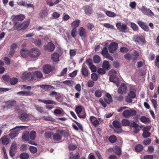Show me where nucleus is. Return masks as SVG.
I'll use <instances>...</instances> for the list:
<instances>
[{
  "instance_id": "obj_1",
  "label": "nucleus",
  "mask_w": 159,
  "mask_h": 159,
  "mask_svg": "<svg viewBox=\"0 0 159 159\" xmlns=\"http://www.w3.org/2000/svg\"><path fill=\"white\" fill-rule=\"evenodd\" d=\"M39 101L41 102L44 104H47L45 106V108L48 110H51L54 108V106L52 104L56 105L57 103L55 101L50 100H44L39 99Z\"/></svg>"
},
{
  "instance_id": "obj_2",
  "label": "nucleus",
  "mask_w": 159,
  "mask_h": 159,
  "mask_svg": "<svg viewBox=\"0 0 159 159\" xmlns=\"http://www.w3.org/2000/svg\"><path fill=\"white\" fill-rule=\"evenodd\" d=\"M30 22L28 21H26L22 23L16 22L15 23L14 26L15 28L18 30H24L26 29L29 25Z\"/></svg>"
},
{
  "instance_id": "obj_3",
  "label": "nucleus",
  "mask_w": 159,
  "mask_h": 159,
  "mask_svg": "<svg viewBox=\"0 0 159 159\" xmlns=\"http://www.w3.org/2000/svg\"><path fill=\"white\" fill-rule=\"evenodd\" d=\"M136 114V111L132 109L125 110L122 113V115L123 116L126 118L134 116Z\"/></svg>"
},
{
  "instance_id": "obj_4",
  "label": "nucleus",
  "mask_w": 159,
  "mask_h": 159,
  "mask_svg": "<svg viewBox=\"0 0 159 159\" xmlns=\"http://www.w3.org/2000/svg\"><path fill=\"white\" fill-rule=\"evenodd\" d=\"M133 41L136 43L139 44H143L145 43V40L144 37L142 36L134 35L133 37Z\"/></svg>"
},
{
  "instance_id": "obj_5",
  "label": "nucleus",
  "mask_w": 159,
  "mask_h": 159,
  "mask_svg": "<svg viewBox=\"0 0 159 159\" xmlns=\"http://www.w3.org/2000/svg\"><path fill=\"white\" fill-rule=\"evenodd\" d=\"M82 107L78 105L75 108V112L78 116L81 118H84L86 117V114L85 112H82Z\"/></svg>"
},
{
  "instance_id": "obj_6",
  "label": "nucleus",
  "mask_w": 159,
  "mask_h": 159,
  "mask_svg": "<svg viewBox=\"0 0 159 159\" xmlns=\"http://www.w3.org/2000/svg\"><path fill=\"white\" fill-rule=\"evenodd\" d=\"M29 54L32 58H35L38 57L40 55V52L38 48H34L30 49L29 51Z\"/></svg>"
},
{
  "instance_id": "obj_7",
  "label": "nucleus",
  "mask_w": 159,
  "mask_h": 159,
  "mask_svg": "<svg viewBox=\"0 0 159 159\" xmlns=\"http://www.w3.org/2000/svg\"><path fill=\"white\" fill-rule=\"evenodd\" d=\"M116 74V72L114 70H111L109 72L108 75L110 76L109 80L110 81L114 83L118 81Z\"/></svg>"
},
{
  "instance_id": "obj_8",
  "label": "nucleus",
  "mask_w": 159,
  "mask_h": 159,
  "mask_svg": "<svg viewBox=\"0 0 159 159\" xmlns=\"http://www.w3.org/2000/svg\"><path fill=\"white\" fill-rule=\"evenodd\" d=\"M116 26L118 30L123 33H125L128 28L126 24L120 22L116 23Z\"/></svg>"
},
{
  "instance_id": "obj_9",
  "label": "nucleus",
  "mask_w": 159,
  "mask_h": 159,
  "mask_svg": "<svg viewBox=\"0 0 159 159\" xmlns=\"http://www.w3.org/2000/svg\"><path fill=\"white\" fill-rule=\"evenodd\" d=\"M140 10L145 15L150 16H154V14L152 11L145 7L142 6Z\"/></svg>"
},
{
  "instance_id": "obj_10",
  "label": "nucleus",
  "mask_w": 159,
  "mask_h": 159,
  "mask_svg": "<svg viewBox=\"0 0 159 159\" xmlns=\"http://www.w3.org/2000/svg\"><path fill=\"white\" fill-rule=\"evenodd\" d=\"M113 126L115 128V132L117 134H119L122 132V129L121 128V125L119 121L114 120L113 122Z\"/></svg>"
},
{
  "instance_id": "obj_11",
  "label": "nucleus",
  "mask_w": 159,
  "mask_h": 159,
  "mask_svg": "<svg viewBox=\"0 0 159 159\" xmlns=\"http://www.w3.org/2000/svg\"><path fill=\"white\" fill-rule=\"evenodd\" d=\"M17 144L15 142H13L12 143L10 149V155L12 157H13L16 153V152L17 149Z\"/></svg>"
},
{
  "instance_id": "obj_12",
  "label": "nucleus",
  "mask_w": 159,
  "mask_h": 159,
  "mask_svg": "<svg viewBox=\"0 0 159 159\" xmlns=\"http://www.w3.org/2000/svg\"><path fill=\"white\" fill-rule=\"evenodd\" d=\"M22 79L23 80L28 79L29 80H32L34 79L32 73L30 72H25L23 74L21 77Z\"/></svg>"
},
{
  "instance_id": "obj_13",
  "label": "nucleus",
  "mask_w": 159,
  "mask_h": 159,
  "mask_svg": "<svg viewBox=\"0 0 159 159\" xmlns=\"http://www.w3.org/2000/svg\"><path fill=\"white\" fill-rule=\"evenodd\" d=\"M127 90L126 85L124 84H122L118 90V92L120 94H123L125 93Z\"/></svg>"
},
{
  "instance_id": "obj_14",
  "label": "nucleus",
  "mask_w": 159,
  "mask_h": 159,
  "mask_svg": "<svg viewBox=\"0 0 159 159\" xmlns=\"http://www.w3.org/2000/svg\"><path fill=\"white\" fill-rule=\"evenodd\" d=\"M118 44L117 43L115 42L111 43L109 46V51L111 53H113L114 51L116 50Z\"/></svg>"
},
{
  "instance_id": "obj_15",
  "label": "nucleus",
  "mask_w": 159,
  "mask_h": 159,
  "mask_svg": "<svg viewBox=\"0 0 159 159\" xmlns=\"http://www.w3.org/2000/svg\"><path fill=\"white\" fill-rule=\"evenodd\" d=\"M12 18L13 21H21L25 18V16L23 14H20L16 16H13Z\"/></svg>"
},
{
  "instance_id": "obj_16",
  "label": "nucleus",
  "mask_w": 159,
  "mask_h": 159,
  "mask_svg": "<svg viewBox=\"0 0 159 159\" xmlns=\"http://www.w3.org/2000/svg\"><path fill=\"white\" fill-rule=\"evenodd\" d=\"M78 33L80 37L85 38L87 36V32L86 30L83 27H80L78 29Z\"/></svg>"
},
{
  "instance_id": "obj_17",
  "label": "nucleus",
  "mask_w": 159,
  "mask_h": 159,
  "mask_svg": "<svg viewBox=\"0 0 159 159\" xmlns=\"http://www.w3.org/2000/svg\"><path fill=\"white\" fill-rule=\"evenodd\" d=\"M44 47L45 49L48 50L50 52L53 51L55 49L54 44L51 42L48 43L47 45H44Z\"/></svg>"
},
{
  "instance_id": "obj_18",
  "label": "nucleus",
  "mask_w": 159,
  "mask_h": 159,
  "mask_svg": "<svg viewBox=\"0 0 159 159\" xmlns=\"http://www.w3.org/2000/svg\"><path fill=\"white\" fill-rule=\"evenodd\" d=\"M39 86L46 91H49L51 90L55 89L53 86L49 85H40Z\"/></svg>"
},
{
  "instance_id": "obj_19",
  "label": "nucleus",
  "mask_w": 159,
  "mask_h": 159,
  "mask_svg": "<svg viewBox=\"0 0 159 159\" xmlns=\"http://www.w3.org/2000/svg\"><path fill=\"white\" fill-rule=\"evenodd\" d=\"M139 26L144 30L146 31H148L149 30L148 27L146 25L145 23L144 22L139 20L137 22Z\"/></svg>"
},
{
  "instance_id": "obj_20",
  "label": "nucleus",
  "mask_w": 159,
  "mask_h": 159,
  "mask_svg": "<svg viewBox=\"0 0 159 159\" xmlns=\"http://www.w3.org/2000/svg\"><path fill=\"white\" fill-rule=\"evenodd\" d=\"M19 118L22 121H27L30 119V115L27 113H24L21 114L19 116Z\"/></svg>"
},
{
  "instance_id": "obj_21",
  "label": "nucleus",
  "mask_w": 159,
  "mask_h": 159,
  "mask_svg": "<svg viewBox=\"0 0 159 159\" xmlns=\"http://www.w3.org/2000/svg\"><path fill=\"white\" fill-rule=\"evenodd\" d=\"M85 13L86 14L89 15L91 14L93 10L91 7L89 6H86L84 7Z\"/></svg>"
},
{
  "instance_id": "obj_22",
  "label": "nucleus",
  "mask_w": 159,
  "mask_h": 159,
  "mask_svg": "<svg viewBox=\"0 0 159 159\" xmlns=\"http://www.w3.org/2000/svg\"><path fill=\"white\" fill-rule=\"evenodd\" d=\"M104 100L105 102L108 104L112 102V97L108 93L106 94L105 97L104 98Z\"/></svg>"
},
{
  "instance_id": "obj_23",
  "label": "nucleus",
  "mask_w": 159,
  "mask_h": 159,
  "mask_svg": "<svg viewBox=\"0 0 159 159\" xmlns=\"http://www.w3.org/2000/svg\"><path fill=\"white\" fill-rule=\"evenodd\" d=\"M52 67L48 65H44L43 67V72L46 74H48L52 70Z\"/></svg>"
},
{
  "instance_id": "obj_24",
  "label": "nucleus",
  "mask_w": 159,
  "mask_h": 159,
  "mask_svg": "<svg viewBox=\"0 0 159 159\" xmlns=\"http://www.w3.org/2000/svg\"><path fill=\"white\" fill-rule=\"evenodd\" d=\"M29 54V51L26 48H23L20 51V54L23 57H26Z\"/></svg>"
},
{
  "instance_id": "obj_25",
  "label": "nucleus",
  "mask_w": 159,
  "mask_h": 159,
  "mask_svg": "<svg viewBox=\"0 0 159 159\" xmlns=\"http://www.w3.org/2000/svg\"><path fill=\"white\" fill-rule=\"evenodd\" d=\"M22 139L24 141H28L29 140V132L25 131L22 134Z\"/></svg>"
},
{
  "instance_id": "obj_26",
  "label": "nucleus",
  "mask_w": 159,
  "mask_h": 159,
  "mask_svg": "<svg viewBox=\"0 0 159 159\" xmlns=\"http://www.w3.org/2000/svg\"><path fill=\"white\" fill-rule=\"evenodd\" d=\"M61 0H51L50 1H47V4L50 7H52L54 5H56L59 3Z\"/></svg>"
},
{
  "instance_id": "obj_27",
  "label": "nucleus",
  "mask_w": 159,
  "mask_h": 159,
  "mask_svg": "<svg viewBox=\"0 0 159 159\" xmlns=\"http://www.w3.org/2000/svg\"><path fill=\"white\" fill-rule=\"evenodd\" d=\"M26 127L24 126H17L10 130V131H15L18 133L20 130L24 129Z\"/></svg>"
},
{
  "instance_id": "obj_28",
  "label": "nucleus",
  "mask_w": 159,
  "mask_h": 159,
  "mask_svg": "<svg viewBox=\"0 0 159 159\" xmlns=\"http://www.w3.org/2000/svg\"><path fill=\"white\" fill-rule=\"evenodd\" d=\"M0 141L2 144L5 145H7L10 142L9 139L5 136L2 137L0 139Z\"/></svg>"
},
{
  "instance_id": "obj_29",
  "label": "nucleus",
  "mask_w": 159,
  "mask_h": 159,
  "mask_svg": "<svg viewBox=\"0 0 159 159\" xmlns=\"http://www.w3.org/2000/svg\"><path fill=\"white\" fill-rule=\"evenodd\" d=\"M17 94L20 96H30L32 94V93L30 91H23L18 92Z\"/></svg>"
},
{
  "instance_id": "obj_30",
  "label": "nucleus",
  "mask_w": 159,
  "mask_h": 159,
  "mask_svg": "<svg viewBox=\"0 0 159 159\" xmlns=\"http://www.w3.org/2000/svg\"><path fill=\"white\" fill-rule=\"evenodd\" d=\"M48 12L46 10H42L39 13V16L41 18L43 19L47 17Z\"/></svg>"
},
{
  "instance_id": "obj_31",
  "label": "nucleus",
  "mask_w": 159,
  "mask_h": 159,
  "mask_svg": "<svg viewBox=\"0 0 159 159\" xmlns=\"http://www.w3.org/2000/svg\"><path fill=\"white\" fill-rule=\"evenodd\" d=\"M33 75L34 78V77L36 76L37 78H41L43 77V75L42 73L40 71H36L33 73H32Z\"/></svg>"
},
{
  "instance_id": "obj_32",
  "label": "nucleus",
  "mask_w": 159,
  "mask_h": 159,
  "mask_svg": "<svg viewBox=\"0 0 159 159\" xmlns=\"http://www.w3.org/2000/svg\"><path fill=\"white\" fill-rule=\"evenodd\" d=\"M102 67L107 70H108L110 68L109 62L106 60L104 61L103 62Z\"/></svg>"
},
{
  "instance_id": "obj_33",
  "label": "nucleus",
  "mask_w": 159,
  "mask_h": 159,
  "mask_svg": "<svg viewBox=\"0 0 159 159\" xmlns=\"http://www.w3.org/2000/svg\"><path fill=\"white\" fill-rule=\"evenodd\" d=\"M59 56L57 53H55L52 55V60L54 61H59Z\"/></svg>"
},
{
  "instance_id": "obj_34",
  "label": "nucleus",
  "mask_w": 159,
  "mask_h": 159,
  "mask_svg": "<svg viewBox=\"0 0 159 159\" xmlns=\"http://www.w3.org/2000/svg\"><path fill=\"white\" fill-rule=\"evenodd\" d=\"M82 75L85 77L88 76L89 75V72L87 69L84 67L82 66L81 70Z\"/></svg>"
},
{
  "instance_id": "obj_35",
  "label": "nucleus",
  "mask_w": 159,
  "mask_h": 159,
  "mask_svg": "<svg viewBox=\"0 0 159 159\" xmlns=\"http://www.w3.org/2000/svg\"><path fill=\"white\" fill-rule=\"evenodd\" d=\"M60 83H63L68 86L72 87L73 84L74 82L71 80H66L60 82Z\"/></svg>"
},
{
  "instance_id": "obj_36",
  "label": "nucleus",
  "mask_w": 159,
  "mask_h": 159,
  "mask_svg": "<svg viewBox=\"0 0 159 159\" xmlns=\"http://www.w3.org/2000/svg\"><path fill=\"white\" fill-rule=\"evenodd\" d=\"M121 125L124 126H128L129 125L130 122L127 119H123L121 121Z\"/></svg>"
},
{
  "instance_id": "obj_37",
  "label": "nucleus",
  "mask_w": 159,
  "mask_h": 159,
  "mask_svg": "<svg viewBox=\"0 0 159 159\" xmlns=\"http://www.w3.org/2000/svg\"><path fill=\"white\" fill-rule=\"evenodd\" d=\"M80 23V20H76L73 21L71 24V26L73 28L77 27L79 26Z\"/></svg>"
},
{
  "instance_id": "obj_38",
  "label": "nucleus",
  "mask_w": 159,
  "mask_h": 159,
  "mask_svg": "<svg viewBox=\"0 0 159 159\" xmlns=\"http://www.w3.org/2000/svg\"><path fill=\"white\" fill-rule=\"evenodd\" d=\"M29 139L30 138L31 140H34L35 139L36 137V133L35 131H31L30 132V134L29 133Z\"/></svg>"
},
{
  "instance_id": "obj_39",
  "label": "nucleus",
  "mask_w": 159,
  "mask_h": 159,
  "mask_svg": "<svg viewBox=\"0 0 159 159\" xmlns=\"http://www.w3.org/2000/svg\"><path fill=\"white\" fill-rule=\"evenodd\" d=\"M114 152L116 154L119 155L121 154V149L120 147L118 146H115L113 148Z\"/></svg>"
},
{
  "instance_id": "obj_40",
  "label": "nucleus",
  "mask_w": 159,
  "mask_h": 159,
  "mask_svg": "<svg viewBox=\"0 0 159 159\" xmlns=\"http://www.w3.org/2000/svg\"><path fill=\"white\" fill-rule=\"evenodd\" d=\"M11 133L9 134V136L11 139H14L17 137L18 134V133L15 131H11Z\"/></svg>"
},
{
  "instance_id": "obj_41",
  "label": "nucleus",
  "mask_w": 159,
  "mask_h": 159,
  "mask_svg": "<svg viewBox=\"0 0 159 159\" xmlns=\"http://www.w3.org/2000/svg\"><path fill=\"white\" fill-rule=\"evenodd\" d=\"M140 120L142 122L145 124L148 123L149 121V120L148 118L143 116L141 117Z\"/></svg>"
},
{
  "instance_id": "obj_42",
  "label": "nucleus",
  "mask_w": 159,
  "mask_h": 159,
  "mask_svg": "<svg viewBox=\"0 0 159 159\" xmlns=\"http://www.w3.org/2000/svg\"><path fill=\"white\" fill-rule=\"evenodd\" d=\"M100 57L98 55H96L93 57V60L94 62L96 63H99L100 61Z\"/></svg>"
},
{
  "instance_id": "obj_43",
  "label": "nucleus",
  "mask_w": 159,
  "mask_h": 159,
  "mask_svg": "<svg viewBox=\"0 0 159 159\" xmlns=\"http://www.w3.org/2000/svg\"><path fill=\"white\" fill-rule=\"evenodd\" d=\"M128 95L131 98H135L136 96L135 91L130 90L128 93Z\"/></svg>"
},
{
  "instance_id": "obj_44",
  "label": "nucleus",
  "mask_w": 159,
  "mask_h": 159,
  "mask_svg": "<svg viewBox=\"0 0 159 159\" xmlns=\"http://www.w3.org/2000/svg\"><path fill=\"white\" fill-rule=\"evenodd\" d=\"M106 13L107 16L110 17H113L116 16V14L115 13L110 11H106Z\"/></svg>"
},
{
  "instance_id": "obj_45",
  "label": "nucleus",
  "mask_w": 159,
  "mask_h": 159,
  "mask_svg": "<svg viewBox=\"0 0 159 159\" xmlns=\"http://www.w3.org/2000/svg\"><path fill=\"white\" fill-rule=\"evenodd\" d=\"M20 157L21 159H27L29 157V155L26 153H23L20 154Z\"/></svg>"
},
{
  "instance_id": "obj_46",
  "label": "nucleus",
  "mask_w": 159,
  "mask_h": 159,
  "mask_svg": "<svg viewBox=\"0 0 159 159\" xmlns=\"http://www.w3.org/2000/svg\"><path fill=\"white\" fill-rule=\"evenodd\" d=\"M103 92V90H97L95 92V96L99 98L102 96V93Z\"/></svg>"
},
{
  "instance_id": "obj_47",
  "label": "nucleus",
  "mask_w": 159,
  "mask_h": 159,
  "mask_svg": "<svg viewBox=\"0 0 159 159\" xmlns=\"http://www.w3.org/2000/svg\"><path fill=\"white\" fill-rule=\"evenodd\" d=\"M131 26L132 29L134 31H137L138 30V26L134 23H131Z\"/></svg>"
},
{
  "instance_id": "obj_48",
  "label": "nucleus",
  "mask_w": 159,
  "mask_h": 159,
  "mask_svg": "<svg viewBox=\"0 0 159 159\" xmlns=\"http://www.w3.org/2000/svg\"><path fill=\"white\" fill-rule=\"evenodd\" d=\"M71 36L74 38L76 37L77 35V29L74 28L71 31Z\"/></svg>"
},
{
  "instance_id": "obj_49",
  "label": "nucleus",
  "mask_w": 159,
  "mask_h": 159,
  "mask_svg": "<svg viewBox=\"0 0 159 159\" xmlns=\"http://www.w3.org/2000/svg\"><path fill=\"white\" fill-rule=\"evenodd\" d=\"M101 53L102 55L105 57L107 54H109L108 53V50L106 47H105L103 49Z\"/></svg>"
},
{
  "instance_id": "obj_50",
  "label": "nucleus",
  "mask_w": 159,
  "mask_h": 159,
  "mask_svg": "<svg viewBox=\"0 0 159 159\" xmlns=\"http://www.w3.org/2000/svg\"><path fill=\"white\" fill-rule=\"evenodd\" d=\"M143 149V146L141 144H138L135 147V149L136 151L137 152H140Z\"/></svg>"
},
{
  "instance_id": "obj_51",
  "label": "nucleus",
  "mask_w": 159,
  "mask_h": 159,
  "mask_svg": "<svg viewBox=\"0 0 159 159\" xmlns=\"http://www.w3.org/2000/svg\"><path fill=\"white\" fill-rule=\"evenodd\" d=\"M61 138V135L58 133H56L54 135L53 139L56 140H60Z\"/></svg>"
},
{
  "instance_id": "obj_52",
  "label": "nucleus",
  "mask_w": 159,
  "mask_h": 159,
  "mask_svg": "<svg viewBox=\"0 0 159 159\" xmlns=\"http://www.w3.org/2000/svg\"><path fill=\"white\" fill-rule=\"evenodd\" d=\"M139 53L137 51H135L132 54V58L134 60H136L137 59L139 56Z\"/></svg>"
},
{
  "instance_id": "obj_53",
  "label": "nucleus",
  "mask_w": 159,
  "mask_h": 159,
  "mask_svg": "<svg viewBox=\"0 0 159 159\" xmlns=\"http://www.w3.org/2000/svg\"><path fill=\"white\" fill-rule=\"evenodd\" d=\"M60 16V14L57 12H54L52 14V16L54 19H57Z\"/></svg>"
},
{
  "instance_id": "obj_54",
  "label": "nucleus",
  "mask_w": 159,
  "mask_h": 159,
  "mask_svg": "<svg viewBox=\"0 0 159 159\" xmlns=\"http://www.w3.org/2000/svg\"><path fill=\"white\" fill-rule=\"evenodd\" d=\"M7 103L8 107L14 106L16 103V101L14 100L8 101Z\"/></svg>"
},
{
  "instance_id": "obj_55",
  "label": "nucleus",
  "mask_w": 159,
  "mask_h": 159,
  "mask_svg": "<svg viewBox=\"0 0 159 159\" xmlns=\"http://www.w3.org/2000/svg\"><path fill=\"white\" fill-rule=\"evenodd\" d=\"M109 141L112 143L115 142L116 140V137L114 135L111 136L109 138Z\"/></svg>"
},
{
  "instance_id": "obj_56",
  "label": "nucleus",
  "mask_w": 159,
  "mask_h": 159,
  "mask_svg": "<svg viewBox=\"0 0 159 159\" xmlns=\"http://www.w3.org/2000/svg\"><path fill=\"white\" fill-rule=\"evenodd\" d=\"M10 81L11 84L14 85L18 82V79L15 78H12L10 79Z\"/></svg>"
},
{
  "instance_id": "obj_57",
  "label": "nucleus",
  "mask_w": 159,
  "mask_h": 159,
  "mask_svg": "<svg viewBox=\"0 0 159 159\" xmlns=\"http://www.w3.org/2000/svg\"><path fill=\"white\" fill-rule=\"evenodd\" d=\"M91 78L93 80L95 81L98 80V77L97 74L93 73L91 74Z\"/></svg>"
},
{
  "instance_id": "obj_58",
  "label": "nucleus",
  "mask_w": 159,
  "mask_h": 159,
  "mask_svg": "<svg viewBox=\"0 0 159 159\" xmlns=\"http://www.w3.org/2000/svg\"><path fill=\"white\" fill-rule=\"evenodd\" d=\"M30 151L33 153H36L37 151V148L33 146H31L30 147Z\"/></svg>"
},
{
  "instance_id": "obj_59",
  "label": "nucleus",
  "mask_w": 159,
  "mask_h": 159,
  "mask_svg": "<svg viewBox=\"0 0 159 159\" xmlns=\"http://www.w3.org/2000/svg\"><path fill=\"white\" fill-rule=\"evenodd\" d=\"M34 43L36 45L38 46H40L41 45V41L40 39H38L35 40Z\"/></svg>"
},
{
  "instance_id": "obj_60",
  "label": "nucleus",
  "mask_w": 159,
  "mask_h": 159,
  "mask_svg": "<svg viewBox=\"0 0 159 159\" xmlns=\"http://www.w3.org/2000/svg\"><path fill=\"white\" fill-rule=\"evenodd\" d=\"M77 148V146L76 145L70 144L69 145V148L70 150H73Z\"/></svg>"
},
{
  "instance_id": "obj_61",
  "label": "nucleus",
  "mask_w": 159,
  "mask_h": 159,
  "mask_svg": "<svg viewBox=\"0 0 159 159\" xmlns=\"http://www.w3.org/2000/svg\"><path fill=\"white\" fill-rule=\"evenodd\" d=\"M62 110L61 108V109H56L54 111V113L56 115H60L62 113Z\"/></svg>"
},
{
  "instance_id": "obj_62",
  "label": "nucleus",
  "mask_w": 159,
  "mask_h": 159,
  "mask_svg": "<svg viewBox=\"0 0 159 159\" xmlns=\"http://www.w3.org/2000/svg\"><path fill=\"white\" fill-rule=\"evenodd\" d=\"M103 25L106 27L107 28H110L111 29H114V26L109 23H105L103 24Z\"/></svg>"
},
{
  "instance_id": "obj_63",
  "label": "nucleus",
  "mask_w": 159,
  "mask_h": 159,
  "mask_svg": "<svg viewBox=\"0 0 159 159\" xmlns=\"http://www.w3.org/2000/svg\"><path fill=\"white\" fill-rule=\"evenodd\" d=\"M94 84V82L91 80L89 81L87 83L88 86L91 88L93 87Z\"/></svg>"
},
{
  "instance_id": "obj_64",
  "label": "nucleus",
  "mask_w": 159,
  "mask_h": 159,
  "mask_svg": "<svg viewBox=\"0 0 159 159\" xmlns=\"http://www.w3.org/2000/svg\"><path fill=\"white\" fill-rule=\"evenodd\" d=\"M142 135L144 138H146L150 136V133L149 132L143 131Z\"/></svg>"
}]
</instances>
